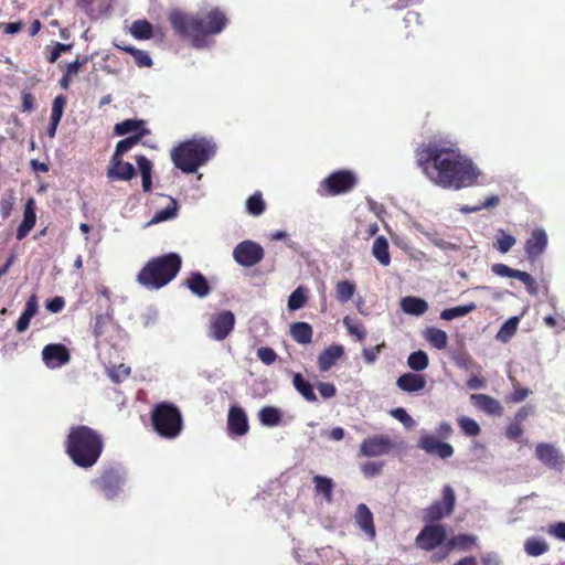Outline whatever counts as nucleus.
<instances>
[{"mask_svg": "<svg viewBox=\"0 0 565 565\" xmlns=\"http://www.w3.org/2000/svg\"><path fill=\"white\" fill-rule=\"evenodd\" d=\"M417 166L436 185L460 190L477 183L480 170L462 153L458 142L447 136H433L415 150Z\"/></svg>", "mask_w": 565, "mask_h": 565, "instance_id": "nucleus-1", "label": "nucleus"}, {"mask_svg": "<svg viewBox=\"0 0 565 565\" xmlns=\"http://www.w3.org/2000/svg\"><path fill=\"white\" fill-rule=\"evenodd\" d=\"M169 22L174 32L191 40L195 47L206 45V38L221 33L226 24L227 18L220 8H213L200 14H188L179 10L169 13Z\"/></svg>", "mask_w": 565, "mask_h": 565, "instance_id": "nucleus-2", "label": "nucleus"}, {"mask_svg": "<svg viewBox=\"0 0 565 565\" xmlns=\"http://www.w3.org/2000/svg\"><path fill=\"white\" fill-rule=\"evenodd\" d=\"M64 450L75 466L89 469L103 454V435L86 425L72 426L64 440Z\"/></svg>", "mask_w": 565, "mask_h": 565, "instance_id": "nucleus-3", "label": "nucleus"}, {"mask_svg": "<svg viewBox=\"0 0 565 565\" xmlns=\"http://www.w3.org/2000/svg\"><path fill=\"white\" fill-rule=\"evenodd\" d=\"M182 267V258L169 253L151 258L139 271L137 281L148 289H160L172 281Z\"/></svg>", "mask_w": 565, "mask_h": 565, "instance_id": "nucleus-4", "label": "nucleus"}, {"mask_svg": "<svg viewBox=\"0 0 565 565\" xmlns=\"http://www.w3.org/2000/svg\"><path fill=\"white\" fill-rule=\"evenodd\" d=\"M215 153V146L205 138L190 139L171 150V160L175 168L184 173H194Z\"/></svg>", "mask_w": 565, "mask_h": 565, "instance_id": "nucleus-5", "label": "nucleus"}, {"mask_svg": "<svg viewBox=\"0 0 565 565\" xmlns=\"http://www.w3.org/2000/svg\"><path fill=\"white\" fill-rule=\"evenodd\" d=\"M151 423L154 431L162 438L174 439L183 429L180 409L170 402H160L151 409Z\"/></svg>", "mask_w": 565, "mask_h": 565, "instance_id": "nucleus-6", "label": "nucleus"}, {"mask_svg": "<svg viewBox=\"0 0 565 565\" xmlns=\"http://www.w3.org/2000/svg\"><path fill=\"white\" fill-rule=\"evenodd\" d=\"M358 184L356 174L347 169L337 170L324 178L318 192L322 196H337L351 192Z\"/></svg>", "mask_w": 565, "mask_h": 565, "instance_id": "nucleus-7", "label": "nucleus"}, {"mask_svg": "<svg viewBox=\"0 0 565 565\" xmlns=\"http://www.w3.org/2000/svg\"><path fill=\"white\" fill-rule=\"evenodd\" d=\"M126 481L125 471L115 466L104 468L99 476L92 480V486L102 492L107 500H114L119 495Z\"/></svg>", "mask_w": 565, "mask_h": 565, "instance_id": "nucleus-8", "label": "nucleus"}, {"mask_svg": "<svg viewBox=\"0 0 565 565\" xmlns=\"http://www.w3.org/2000/svg\"><path fill=\"white\" fill-rule=\"evenodd\" d=\"M456 503V494L454 489L446 484L443 488V497L440 500L434 501L425 511V520L428 522H437L454 512Z\"/></svg>", "mask_w": 565, "mask_h": 565, "instance_id": "nucleus-9", "label": "nucleus"}, {"mask_svg": "<svg viewBox=\"0 0 565 565\" xmlns=\"http://www.w3.org/2000/svg\"><path fill=\"white\" fill-rule=\"evenodd\" d=\"M265 256L264 248L254 241H243L233 250L234 260L243 267H253L260 263Z\"/></svg>", "mask_w": 565, "mask_h": 565, "instance_id": "nucleus-10", "label": "nucleus"}, {"mask_svg": "<svg viewBox=\"0 0 565 565\" xmlns=\"http://www.w3.org/2000/svg\"><path fill=\"white\" fill-rule=\"evenodd\" d=\"M234 326V313L230 310H223L212 316L209 326V337L216 341H223L233 331Z\"/></svg>", "mask_w": 565, "mask_h": 565, "instance_id": "nucleus-11", "label": "nucleus"}, {"mask_svg": "<svg viewBox=\"0 0 565 565\" xmlns=\"http://www.w3.org/2000/svg\"><path fill=\"white\" fill-rule=\"evenodd\" d=\"M446 530L440 524H429L423 527L415 539L417 547L424 551H433L444 543Z\"/></svg>", "mask_w": 565, "mask_h": 565, "instance_id": "nucleus-12", "label": "nucleus"}, {"mask_svg": "<svg viewBox=\"0 0 565 565\" xmlns=\"http://www.w3.org/2000/svg\"><path fill=\"white\" fill-rule=\"evenodd\" d=\"M394 447L388 436L376 435L365 438L360 446V455L364 457H379L388 454Z\"/></svg>", "mask_w": 565, "mask_h": 565, "instance_id": "nucleus-13", "label": "nucleus"}, {"mask_svg": "<svg viewBox=\"0 0 565 565\" xmlns=\"http://www.w3.org/2000/svg\"><path fill=\"white\" fill-rule=\"evenodd\" d=\"M42 359L47 367L56 369L68 363L71 355L65 345L61 343H51L43 348Z\"/></svg>", "mask_w": 565, "mask_h": 565, "instance_id": "nucleus-14", "label": "nucleus"}, {"mask_svg": "<svg viewBox=\"0 0 565 565\" xmlns=\"http://www.w3.org/2000/svg\"><path fill=\"white\" fill-rule=\"evenodd\" d=\"M547 234L543 228H534L531 236L526 239L524 249L526 258L534 263L545 252L547 247Z\"/></svg>", "mask_w": 565, "mask_h": 565, "instance_id": "nucleus-15", "label": "nucleus"}, {"mask_svg": "<svg viewBox=\"0 0 565 565\" xmlns=\"http://www.w3.org/2000/svg\"><path fill=\"white\" fill-rule=\"evenodd\" d=\"M136 175V169L121 157L111 156L107 168V178L110 181H130Z\"/></svg>", "mask_w": 565, "mask_h": 565, "instance_id": "nucleus-16", "label": "nucleus"}, {"mask_svg": "<svg viewBox=\"0 0 565 565\" xmlns=\"http://www.w3.org/2000/svg\"><path fill=\"white\" fill-rule=\"evenodd\" d=\"M418 447L429 455H436L441 459L450 458L454 455V447L440 441L437 437L431 435L422 436L418 441Z\"/></svg>", "mask_w": 565, "mask_h": 565, "instance_id": "nucleus-17", "label": "nucleus"}, {"mask_svg": "<svg viewBox=\"0 0 565 565\" xmlns=\"http://www.w3.org/2000/svg\"><path fill=\"white\" fill-rule=\"evenodd\" d=\"M227 429L230 434L236 436L245 435L248 429V420L246 413L238 406H232L228 411Z\"/></svg>", "mask_w": 565, "mask_h": 565, "instance_id": "nucleus-18", "label": "nucleus"}, {"mask_svg": "<svg viewBox=\"0 0 565 565\" xmlns=\"http://www.w3.org/2000/svg\"><path fill=\"white\" fill-rule=\"evenodd\" d=\"M471 403L479 411L493 416H501L503 414V407L498 399L487 394H472L470 396Z\"/></svg>", "mask_w": 565, "mask_h": 565, "instance_id": "nucleus-19", "label": "nucleus"}, {"mask_svg": "<svg viewBox=\"0 0 565 565\" xmlns=\"http://www.w3.org/2000/svg\"><path fill=\"white\" fill-rule=\"evenodd\" d=\"M535 456L543 465L551 468H557L563 463L559 451L547 443H541L536 446Z\"/></svg>", "mask_w": 565, "mask_h": 565, "instance_id": "nucleus-20", "label": "nucleus"}, {"mask_svg": "<svg viewBox=\"0 0 565 565\" xmlns=\"http://www.w3.org/2000/svg\"><path fill=\"white\" fill-rule=\"evenodd\" d=\"M354 520L356 525L369 536V539L373 540L375 537L376 531L373 522V514L366 504L360 503L356 507Z\"/></svg>", "mask_w": 565, "mask_h": 565, "instance_id": "nucleus-21", "label": "nucleus"}, {"mask_svg": "<svg viewBox=\"0 0 565 565\" xmlns=\"http://www.w3.org/2000/svg\"><path fill=\"white\" fill-rule=\"evenodd\" d=\"M343 354L344 348L341 344L334 343L326 348L318 356V367L320 372L329 371Z\"/></svg>", "mask_w": 565, "mask_h": 565, "instance_id": "nucleus-22", "label": "nucleus"}, {"mask_svg": "<svg viewBox=\"0 0 565 565\" xmlns=\"http://www.w3.org/2000/svg\"><path fill=\"white\" fill-rule=\"evenodd\" d=\"M36 221L35 214V202L33 199H29L24 206L23 220L17 230V239L22 241L28 236L31 230L34 227Z\"/></svg>", "mask_w": 565, "mask_h": 565, "instance_id": "nucleus-23", "label": "nucleus"}, {"mask_svg": "<svg viewBox=\"0 0 565 565\" xmlns=\"http://www.w3.org/2000/svg\"><path fill=\"white\" fill-rule=\"evenodd\" d=\"M67 99L64 95H57L52 103V110H51V118H50V125L47 128V136L50 138H54L58 124L62 119L64 108L66 106Z\"/></svg>", "mask_w": 565, "mask_h": 565, "instance_id": "nucleus-24", "label": "nucleus"}, {"mask_svg": "<svg viewBox=\"0 0 565 565\" xmlns=\"http://www.w3.org/2000/svg\"><path fill=\"white\" fill-rule=\"evenodd\" d=\"M38 296L33 294L26 300L24 310L15 323V329L18 332H24L29 328L31 319L38 313Z\"/></svg>", "mask_w": 565, "mask_h": 565, "instance_id": "nucleus-25", "label": "nucleus"}, {"mask_svg": "<svg viewBox=\"0 0 565 565\" xmlns=\"http://www.w3.org/2000/svg\"><path fill=\"white\" fill-rule=\"evenodd\" d=\"M185 285L193 295L200 298H204L211 292L207 279L200 271L191 273L190 277L185 280Z\"/></svg>", "mask_w": 565, "mask_h": 565, "instance_id": "nucleus-26", "label": "nucleus"}, {"mask_svg": "<svg viewBox=\"0 0 565 565\" xmlns=\"http://www.w3.org/2000/svg\"><path fill=\"white\" fill-rule=\"evenodd\" d=\"M397 386L408 393L418 392L426 386V380L420 374L405 373L398 377Z\"/></svg>", "mask_w": 565, "mask_h": 565, "instance_id": "nucleus-27", "label": "nucleus"}, {"mask_svg": "<svg viewBox=\"0 0 565 565\" xmlns=\"http://www.w3.org/2000/svg\"><path fill=\"white\" fill-rule=\"evenodd\" d=\"M401 308L405 313L418 317L428 310V303L422 298L407 296L401 300Z\"/></svg>", "mask_w": 565, "mask_h": 565, "instance_id": "nucleus-28", "label": "nucleus"}, {"mask_svg": "<svg viewBox=\"0 0 565 565\" xmlns=\"http://www.w3.org/2000/svg\"><path fill=\"white\" fill-rule=\"evenodd\" d=\"M313 330L308 322H294L290 326V335L299 344L307 345L312 341Z\"/></svg>", "mask_w": 565, "mask_h": 565, "instance_id": "nucleus-29", "label": "nucleus"}, {"mask_svg": "<svg viewBox=\"0 0 565 565\" xmlns=\"http://www.w3.org/2000/svg\"><path fill=\"white\" fill-rule=\"evenodd\" d=\"M423 335L424 339L437 350H444L447 348L448 335L444 330L436 327H428L425 329Z\"/></svg>", "mask_w": 565, "mask_h": 565, "instance_id": "nucleus-30", "label": "nucleus"}, {"mask_svg": "<svg viewBox=\"0 0 565 565\" xmlns=\"http://www.w3.org/2000/svg\"><path fill=\"white\" fill-rule=\"evenodd\" d=\"M372 255L382 266L391 264V255L388 250V242L384 236H377L372 246Z\"/></svg>", "mask_w": 565, "mask_h": 565, "instance_id": "nucleus-31", "label": "nucleus"}, {"mask_svg": "<svg viewBox=\"0 0 565 565\" xmlns=\"http://www.w3.org/2000/svg\"><path fill=\"white\" fill-rule=\"evenodd\" d=\"M136 162L141 173L142 189L145 192H150L152 189V162L143 154L137 156Z\"/></svg>", "mask_w": 565, "mask_h": 565, "instance_id": "nucleus-32", "label": "nucleus"}, {"mask_svg": "<svg viewBox=\"0 0 565 565\" xmlns=\"http://www.w3.org/2000/svg\"><path fill=\"white\" fill-rule=\"evenodd\" d=\"M315 491L317 494H322L327 502L332 501V493L334 482L331 478L326 476L316 475L313 478Z\"/></svg>", "mask_w": 565, "mask_h": 565, "instance_id": "nucleus-33", "label": "nucleus"}, {"mask_svg": "<svg viewBox=\"0 0 565 565\" xmlns=\"http://www.w3.org/2000/svg\"><path fill=\"white\" fill-rule=\"evenodd\" d=\"M292 384L297 392L308 402H317V395L313 392V386L305 380L300 373H295L292 376Z\"/></svg>", "mask_w": 565, "mask_h": 565, "instance_id": "nucleus-34", "label": "nucleus"}, {"mask_svg": "<svg viewBox=\"0 0 565 565\" xmlns=\"http://www.w3.org/2000/svg\"><path fill=\"white\" fill-rule=\"evenodd\" d=\"M148 130L145 128V121L141 119H125L114 127V132L117 136H124L130 132L138 134L139 131Z\"/></svg>", "mask_w": 565, "mask_h": 565, "instance_id": "nucleus-35", "label": "nucleus"}, {"mask_svg": "<svg viewBox=\"0 0 565 565\" xmlns=\"http://www.w3.org/2000/svg\"><path fill=\"white\" fill-rule=\"evenodd\" d=\"M258 418L262 425L274 427L281 422V412L274 406H265L258 412Z\"/></svg>", "mask_w": 565, "mask_h": 565, "instance_id": "nucleus-36", "label": "nucleus"}, {"mask_svg": "<svg viewBox=\"0 0 565 565\" xmlns=\"http://www.w3.org/2000/svg\"><path fill=\"white\" fill-rule=\"evenodd\" d=\"M118 49L129 53L138 67H151L153 62L147 51L136 49L131 45H117Z\"/></svg>", "mask_w": 565, "mask_h": 565, "instance_id": "nucleus-37", "label": "nucleus"}, {"mask_svg": "<svg viewBox=\"0 0 565 565\" xmlns=\"http://www.w3.org/2000/svg\"><path fill=\"white\" fill-rule=\"evenodd\" d=\"M149 134V130H142V131H139L138 134H135L132 136H129L122 140H120L117 145H116V149H115V152L113 153V156H118V157H121L127 152L129 151L134 146H136L137 143H139V141Z\"/></svg>", "mask_w": 565, "mask_h": 565, "instance_id": "nucleus-38", "label": "nucleus"}, {"mask_svg": "<svg viewBox=\"0 0 565 565\" xmlns=\"http://www.w3.org/2000/svg\"><path fill=\"white\" fill-rule=\"evenodd\" d=\"M476 308H477V306L475 302H469V303L462 305V306L446 308L440 312V318L443 320L450 321L456 318L467 316L468 313L475 311Z\"/></svg>", "mask_w": 565, "mask_h": 565, "instance_id": "nucleus-39", "label": "nucleus"}, {"mask_svg": "<svg viewBox=\"0 0 565 565\" xmlns=\"http://www.w3.org/2000/svg\"><path fill=\"white\" fill-rule=\"evenodd\" d=\"M550 550L548 544L543 539L530 537L524 542V551L530 556H540Z\"/></svg>", "mask_w": 565, "mask_h": 565, "instance_id": "nucleus-40", "label": "nucleus"}, {"mask_svg": "<svg viewBox=\"0 0 565 565\" xmlns=\"http://www.w3.org/2000/svg\"><path fill=\"white\" fill-rule=\"evenodd\" d=\"M307 289L303 286H299L288 298V309L290 311L299 310L307 303Z\"/></svg>", "mask_w": 565, "mask_h": 565, "instance_id": "nucleus-41", "label": "nucleus"}, {"mask_svg": "<svg viewBox=\"0 0 565 565\" xmlns=\"http://www.w3.org/2000/svg\"><path fill=\"white\" fill-rule=\"evenodd\" d=\"M342 322L350 335L354 337L359 342L364 341L366 330L361 322H358L349 316L344 317Z\"/></svg>", "mask_w": 565, "mask_h": 565, "instance_id": "nucleus-42", "label": "nucleus"}, {"mask_svg": "<svg viewBox=\"0 0 565 565\" xmlns=\"http://www.w3.org/2000/svg\"><path fill=\"white\" fill-rule=\"evenodd\" d=\"M477 537L470 534H458L452 536L448 542L449 548H458L468 551L476 544Z\"/></svg>", "mask_w": 565, "mask_h": 565, "instance_id": "nucleus-43", "label": "nucleus"}, {"mask_svg": "<svg viewBox=\"0 0 565 565\" xmlns=\"http://www.w3.org/2000/svg\"><path fill=\"white\" fill-rule=\"evenodd\" d=\"M131 34L138 40H149L152 36V25L147 20H137L131 25Z\"/></svg>", "mask_w": 565, "mask_h": 565, "instance_id": "nucleus-44", "label": "nucleus"}, {"mask_svg": "<svg viewBox=\"0 0 565 565\" xmlns=\"http://www.w3.org/2000/svg\"><path fill=\"white\" fill-rule=\"evenodd\" d=\"M355 292V285L349 280L339 281L335 286V296L337 299L345 303L348 302Z\"/></svg>", "mask_w": 565, "mask_h": 565, "instance_id": "nucleus-45", "label": "nucleus"}, {"mask_svg": "<svg viewBox=\"0 0 565 565\" xmlns=\"http://www.w3.org/2000/svg\"><path fill=\"white\" fill-rule=\"evenodd\" d=\"M428 363L429 359L427 353L420 350L411 353L407 359L408 366L416 372L425 370L428 366Z\"/></svg>", "mask_w": 565, "mask_h": 565, "instance_id": "nucleus-46", "label": "nucleus"}, {"mask_svg": "<svg viewBox=\"0 0 565 565\" xmlns=\"http://www.w3.org/2000/svg\"><path fill=\"white\" fill-rule=\"evenodd\" d=\"M518 324H519L518 317H512V318L508 319L500 328V330L497 334V339L502 342H508L513 337V334L516 332Z\"/></svg>", "mask_w": 565, "mask_h": 565, "instance_id": "nucleus-47", "label": "nucleus"}, {"mask_svg": "<svg viewBox=\"0 0 565 565\" xmlns=\"http://www.w3.org/2000/svg\"><path fill=\"white\" fill-rule=\"evenodd\" d=\"M265 202L262 193L256 192L250 195L246 201V210L250 215L258 216L265 211Z\"/></svg>", "mask_w": 565, "mask_h": 565, "instance_id": "nucleus-48", "label": "nucleus"}, {"mask_svg": "<svg viewBox=\"0 0 565 565\" xmlns=\"http://www.w3.org/2000/svg\"><path fill=\"white\" fill-rule=\"evenodd\" d=\"M178 211V203L175 200H171V204L167 206L166 209L159 210L154 213L149 224H157L160 222L168 221L170 218H173L177 215Z\"/></svg>", "mask_w": 565, "mask_h": 565, "instance_id": "nucleus-49", "label": "nucleus"}, {"mask_svg": "<svg viewBox=\"0 0 565 565\" xmlns=\"http://www.w3.org/2000/svg\"><path fill=\"white\" fill-rule=\"evenodd\" d=\"M130 373L131 369L125 364H118L107 369L108 377L116 384L126 380Z\"/></svg>", "mask_w": 565, "mask_h": 565, "instance_id": "nucleus-50", "label": "nucleus"}, {"mask_svg": "<svg viewBox=\"0 0 565 565\" xmlns=\"http://www.w3.org/2000/svg\"><path fill=\"white\" fill-rule=\"evenodd\" d=\"M458 425H459L460 429L462 430V433L469 437H476L481 431L479 424L470 417H466V416L459 417Z\"/></svg>", "mask_w": 565, "mask_h": 565, "instance_id": "nucleus-51", "label": "nucleus"}, {"mask_svg": "<svg viewBox=\"0 0 565 565\" xmlns=\"http://www.w3.org/2000/svg\"><path fill=\"white\" fill-rule=\"evenodd\" d=\"M513 278H516L520 281H522L529 294H531V295L537 294V284L535 281V279L529 273L515 269Z\"/></svg>", "mask_w": 565, "mask_h": 565, "instance_id": "nucleus-52", "label": "nucleus"}, {"mask_svg": "<svg viewBox=\"0 0 565 565\" xmlns=\"http://www.w3.org/2000/svg\"><path fill=\"white\" fill-rule=\"evenodd\" d=\"M514 244L515 238L512 235L501 232V235L497 238L494 246L500 253L505 254L512 248Z\"/></svg>", "mask_w": 565, "mask_h": 565, "instance_id": "nucleus-53", "label": "nucleus"}, {"mask_svg": "<svg viewBox=\"0 0 565 565\" xmlns=\"http://www.w3.org/2000/svg\"><path fill=\"white\" fill-rule=\"evenodd\" d=\"M72 49V44H64L56 42L52 47L47 46L49 55L46 56L50 63H54L61 56L63 52H67Z\"/></svg>", "mask_w": 565, "mask_h": 565, "instance_id": "nucleus-54", "label": "nucleus"}, {"mask_svg": "<svg viewBox=\"0 0 565 565\" xmlns=\"http://www.w3.org/2000/svg\"><path fill=\"white\" fill-rule=\"evenodd\" d=\"M257 356L266 365H271L278 358L277 353L269 347L258 348Z\"/></svg>", "mask_w": 565, "mask_h": 565, "instance_id": "nucleus-55", "label": "nucleus"}, {"mask_svg": "<svg viewBox=\"0 0 565 565\" xmlns=\"http://www.w3.org/2000/svg\"><path fill=\"white\" fill-rule=\"evenodd\" d=\"M530 393H531V391L529 388L516 387L514 385V391L510 395L507 396L505 402L513 403V404L521 403L530 395Z\"/></svg>", "mask_w": 565, "mask_h": 565, "instance_id": "nucleus-56", "label": "nucleus"}, {"mask_svg": "<svg viewBox=\"0 0 565 565\" xmlns=\"http://www.w3.org/2000/svg\"><path fill=\"white\" fill-rule=\"evenodd\" d=\"M14 205V198L12 194L2 196L0 200V214L2 218H8L11 215Z\"/></svg>", "mask_w": 565, "mask_h": 565, "instance_id": "nucleus-57", "label": "nucleus"}, {"mask_svg": "<svg viewBox=\"0 0 565 565\" xmlns=\"http://www.w3.org/2000/svg\"><path fill=\"white\" fill-rule=\"evenodd\" d=\"M361 469L365 477L372 478L381 473L383 469V462L369 461L365 462Z\"/></svg>", "mask_w": 565, "mask_h": 565, "instance_id": "nucleus-58", "label": "nucleus"}, {"mask_svg": "<svg viewBox=\"0 0 565 565\" xmlns=\"http://www.w3.org/2000/svg\"><path fill=\"white\" fill-rule=\"evenodd\" d=\"M522 435H523V428H522V425L520 423H516V422L513 420L507 427V430H505L507 438L516 441V440H520Z\"/></svg>", "mask_w": 565, "mask_h": 565, "instance_id": "nucleus-59", "label": "nucleus"}, {"mask_svg": "<svg viewBox=\"0 0 565 565\" xmlns=\"http://www.w3.org/2000/svg\"><path fill=\"white\" fill-rule=\"evenodd\" d=\"M87 62H88V57H83V58L77 57L74 62L70 63L66 66L64 74L70 77L77 75L81 67L86 65Z\"/></svg>", "mask_w": 565, "mask_h": 565, "instance_id": "nucleus-60", "label": "nucleus"}, {"mask_svg": "<svg viewBox=\"0 0 565 565\" xmlns=\"http://www.w3.org/2000/svg\"><path fill=\"white\" fill-rule=\"evenodd\" d=\"M317 388H318L320 395L326 399L332 398L337 394V388H335L334 384H332V383L319 382L317 384Z\"/></svg>", "mask_w": 565, "mask_h": 565, "instance_id": "nucleus-61", "label": "nucleus"}, {"mask_svg": "<svg viewBox=\"0 0 565 565\" xmlns=\"http://www.w3.org/2000/svg\"><path fill=\"white\" fill-rule=\"evenodd\" d=\"M109 317L105 315H98L95 318V323L93 327V333L96 338H99L104 334V327L108 323Z\"/></svg>", "mask_w": 565, "mask_h": 565, "instance_id": "nucleus-62", "label": "nucleus"}, {"mask_svg": "<svg viewBox=\"0 0 565 565\" xmlns=\"http://www.w3.org/2000/svg\"><path fill=\"white\" fill-rule=\"evenodd\" d=\"M547 532L550 535L556 537L557 540L565 542V522L551 524Z\"/></svg>", "mask_w": 565, "mask_h": 565, "instance_id": "nucleus-63", "label": "nucleus"}, {"mask_svg": "<svg viewBox=\"0 0 565 565\" xmlns=\"http://www.w3.org/2000/svg\"><path fill=\"white\" fill-rule=\"evenodd\" d=\"M46 309L53 313L61 312L63 308L65 307V300L63 297H54L46 301L45 305Z\"/></svg>", "mask_w": 565, "mask_h": 565, "instance_id": "nucleus-64", "label": "nucleus"}]
</instances>
